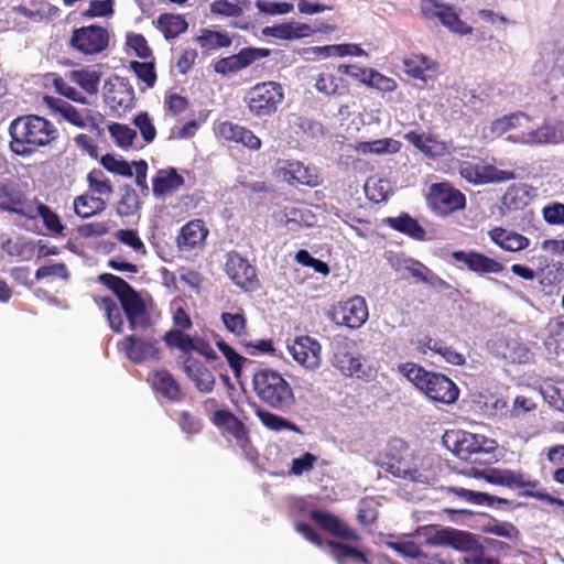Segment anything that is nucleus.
I'll return each instance as SVG.
<instances>
[{"label":"nucleus","mask_w":564,"mask_h":564,"mask_svg":"<svg viewBox=\"0 0 564 564\" xmlns=\"http://www.w3.org/2000/svg\"><path fill=\"white\" fill-rule=\"evenodd\" d=\"M10 150L22 158H30L39 148L50 145L58 138V130L47 119L29 115L14 119L9 127Z\"/></svg>","instance_id":"f257e3e1"},{"label":"nucleus","mask_w":564,"mask_h":564,"mask_svg":"<svg viewBox=\"0 0 564 564\" xmlns=\"http://www.w3.org/2000/svg\"><path fill=\"white\" fill-rule=\"evenodd\" d=\"M252 383L258 398L281 412H289L295 404V395L290 383L281 373L263 368L253 372Z\"/></svg>","instance_id":"f03ea898"},{"label":"nucleus","mask_w":564,"mask_h":564,"mask_svg":"<svg viewBox=\"0 0 564 564\" xmlns=\"http://www.w3.org/2000/svg\"><path fill=\"white\" fill-rule=\"evenodd\" d=\"M432 545L451 546L460 552H465L463 564H499V561L488 555L485 549L475 539L474 534L452 528L436 530L429 538Z\"/></svg>","instance_id":"7ed1b4c3"},{"label":"nucleus","mask_w":564,"mask_h":564,"mask_svg":"<svg viewBox=\"0 0 564 564\" xmlns=\"http://www.w3.org/2000/svg\"><path fill=\"white\" fill-rule=\"evenodd\" d=\"M409 366L406 378L429 399L444 404H452L458 399L459 389L448 377L416 365Z\"/></svg>","instance_id":"20e7f679"},{"label":"nucleus","mask_w":564,"mask_h":564,"mask_svg":"<svg viewBox=\"0 0 564 564\" xmlns=\"http://www.w3.org/2000/svg\"><path fill=\"white\" fill-rule=\"evenodd\" d=\"M283 99V87L276 82L259 83L251 87L245 97L249 111L257 118L275 113Z\"/></svg>","instance_id":"39448f33"},{"label":"nucleus","mask_w":564,"mask_h":564,"mask_svg":"<svg viewBox=\"0 0 564 564\" xmlns=\"http://www.w3.org/2000/svg\"><path fill=\"white\" fill-rule=\"evenodd\" d=\"M426 203L432 213L446 217L466 207L465 195L447 182L434 183L430 186Z\"/></svg>","instance_id":"423d86ee"},{"label":"nucleus","mask_w":564,"mask_h":564,"mask_svg":"<svg viewBox=\"0 0 564 564\" xmlns=\"http://www.w3.org/2000/svg\"><path fill=\"white\" fill-rule=\"evenodd\" d=\"M225 272L245 292H254L260 288L257 269L237 251L226 254Z\"/></svg>","instance_id":"0eeeda50"},{"label":"nucleus","mask_w":564,"mask_h":564,"mask_svg":"<svg viewBox=\"0 0 564 564\" xmlns=\"http://www.w3.org/2000/svg\"><path fill=\"white\" fill-rule=\"evenodd\" d=\"M421 12L426 19H437L449 31L468 35L473 28L460 20L454 8L438 0H422Z\"/></svg>","instance_id":"6e6552de"},{"label":"nucleus","mask_w":564,"mask_h":564,"mask_svg":"<svg viewBox=\"0 0 564 564\" xmlns=\"http://www.w3.org/2000/svg\"><path fill=\"white\" fill-rule=\"evenodd\" d=\"M70 46L86 55L102 52L109 44L106 29L98 25H88L73 31Z\"/></svg>","instance_id":"1a4fd4ad"},{"label":"nucleus","mask_w":564,"mask_h":564,"mask_svg":"<svg viewBox=\"0 0 564 564\" xmlns=\"http://www.w3.org/2000/svg\"><path fill=\"white\" fill-rule=\"evenodd\" d=\"M329 316L338 325L357 329L368 319V307L365 299L357 295L336 305Z\"/></svg>","instance_id":"9d476101"},{"label":"nucleus","mask_w":564,"mask_h":564,"mask_svg":"<svg viewBox=\"0 0 564 564\" xmlns=\"http://www.w3.org/2000/svg\"><path fill=\"white\" fill-rule=\"evenodd\" d=\"M466 475L482 478L489 484L506 486L508 488H535L539 482L536 480H525L522 474L499 468L479 469L471 467L465 471Z\"/></svg>","instance_id":"9b49d317"},{"label":"nucleus","mask_w":564,"mask_h":564,"mask_svg":"<svg viewBox=\"0 0 564 564\" xmlns=\"http://www.w3.org/2000/svg\"><path fill=\"white\" fill-rule=\"evenodd\" d=\"M0 210L30 219L35 218L32 205L28 202L20 185L13 181L0 183Z\"/></svg>","instance_id":"f8f14e48"},{"label":"nucleus","mask_w":564,"mask_h":564,"mask_svg":"<svg viewBox=\"0 0 564 564\" xmlns=\"http://www.w3.org/2000/svg\"><path fill=\"white\" fill-rule=\"evenodd\" d=\"M508 140L527 145L564 143V124L562 122L544 123L542 127L536 129H530L528 131H521L520 133L510 134Z\"/></svg>","instance_id":"ddd939ff"},{"label":"nucleus","mask_w":564,"mask_h":564,"mask_svg":"<svg viewBox=\"0 0 564 564\" xmlns=\"http://www.w3.org/2000/svg\"><path fill=\"white\" fill-rule=\"evenodd\" d=\"M354 341L346 337H337L332 343L333 349V366L339 369L345 376H357L358 378L365 375L364 366L359 357L351 354L350 349Z\"/></svg>","instance_id":"4468645a"},{"label":"nucleus","mask_w":564,"mask_h":564,"mask_svg":"<svg viewBox=\"0 0 564 564\" xmlns=\"http://www.w3.org/2000/svg\"><path fill=\"white\" fill-rule=\"evenodd\" d=\"M444 497L452 502H465L476 506H488L501 509L510 505V501L486 492L470 490L460 486H446L441 488Z\"/></svg>","instance_id":"2eb2a0df"},{"label":"nucleus","mask_w":564,"mask_h":564,"mask_svg":"<svg viewBox=\"0 0 564 564\" xmlns=\"http://www.w3.org/2000/svg\"><path fill=\"white\" fill-rule=\"evenodd\" d=\"M119 303L132 330L150 328L151 317L145 303L133 288L119 299Z\"/></svg>","instance_id":"dca6fc26"},{"label":"nucleus","mask_w":564,"mask_h":564,"mask_svg":"<svg viewBox=\"0 0 564 564\" xmlns=\"http://www.w3.org/2000/svg\"><path fill=\"white\" fill-rule=\"evenodd\" d=\"M444 446L458 458L467 460L479 453L478 435L462 430L446 431L442 437Z\"/></svg>","instance_id":"f3484780"},{"label":"nucleus","mask_w":564,"mask_h":564,"mask_svg":"<svg viewBox=\"0 0 564 564\" xmlns=\"http://www.w3.org/2000/svg\"><path fill=\"white\" fill-rule=\"evenodd\" d=\"M123 349L127 357L134 364H141L148 359H160L158 340L151 337L127 336Z\"/></svg>","instance_id":"a211bd4d"},{"label":"nucleus","mask_w":564,"mask_h":564,"mask_svg":"<svg viewBox=\"0 0 564 564\" xmlns=\"http://www.w3.org/2000/svg\"><path fill=\"white\" fill-rule=\"evenodd\" d=\"M289 351L301 366L314 370L321 365V345L317 340L302 336L294 340L289 347Z\"/></svg>","instance_id":"6ab92c4d"},{"label":"nucleus","mask_w":564,"mask_h":564,"mask_svg":"<svg viewBox=\"0 0 564 564\" xmlns=\"http://www.w3.org/2000/svg\"><path fill=\"white\" fill-rule=\"evenodd\" d=\"M212 422L225 434L231 435L236 440L237 445L247 451L249 445L248 430L229 410L215 411Z\"/></svg>","instance_id":"aec40b11"},{"label":"nucleus","mask_w":564,"mask_h":564,"mask_svg":"<svg viewBox=\"0 0 564 564\" xmlns=\"http://www.w3.org/2000/svg\"><path fill=\"white\" fill-rule=\"evenodd\" d=\"M453 258L478 274L500 273L503 270L502 263L479 252L455 251Z\"/></svg>","instance_id":"412c9836"},{"label":"nucleus","mask_w":564,"mask_h":564,"mask_svg":"<svg viewBox=\"0 0 564 564\" xmlns=\"http://www.w3.org/2000/svg\"><path fill=\"white\" fill-rule=\"evenodd\" d=\"M183 369L199 392L209 393L214 390L215 376L202 361L187 357Z\"/></svg>","instance_id":"4be33fe9"},{"label":"nucleus","mask_w":564,"mask_h":564,"mask_svg":"<svg viewBox=\"0 0 564 564\" xmlns=\"http://www.w3.org/2000/svg\"><path fill=\"white\" fill-rule=\"evenodd\" d=\"M45 101L51 108L57 110L72 124L79 128L96 127V122L90 116L89 110L84 109L79 111L74 106L59 98L45 97Z\"/></svg>","instance_id":"5701e85b"},{"label":"nucleus","mask_w":564,"mask_h":564,"mask_svg":"<svg viewBox=\"0 0 564 564\" xmlns=\"http://www.w3.org/2000/svg\"><path fill=\"white\" fill-rule=\"evenodd\" d=\"M312 519L324 530L328 531L329 533L336 535L339 539H343L345 541H358L359 536L358 534L351 530L347 523L341 521L339 518L323 512L319 510H314L311 513Z\"/></svg>","instance_id":"b1692460"},{"label":"nucleus","mask_w":564,"mask_h":564,"mask_svg":"<svg viewBox=\"0 0 564 564\" xmlns=\"http://www.w3.org/2000/svg\"><path fill=\"white\" fill-rule=\"evenodd\" d=\"M218 132L220 137L228 141L241 143L250 150H259L261 140L249 129L237 123L226 121L219 124Z\"/></svg>","instance_id":"393cba45"},{"label":"nucleus","mask_w":564,"mask_h":564,"mask_svg":"<svg viewBox=\"0 0 564 564\" xmlns=\"http://www.w3.org/2000/svg\"><path fill=\"white\" fill-rule=\"evenodd\" d=\"M184 185V177L174 167L160 170L152 180V192L155 197H163L178 191Z\"/></svg>","instance_id":"a878e982"},{"label":"nucleus","mask_w":564,"mask_h":564,"mask_svg":"<svg viewBox=\"0 0 564 564\" xmlns=\"http://www.w3.org/2000/svg\"><path fill=\"white\" fill-rule=\"evenodd\" d=\"M312 32V28L308 24L300 22H284L262 29V34L264 36H271L286 41L299 40L308 36Z\"/></svg>","instance_id":"bb28decb"},{"label":"nucleus","mask_w":564,"mask_h":564,"mask_svg":"<svg viewBox=\"0 0 564 564\" xmlns=\"http://www.w3.org/2000/svg\"><path fill=\"white\" fill-rule=\"evenodd\" d=\"M207 235L208 230L205 228L203 220H192L181 229L177 245L182 250H192L203 243Z\"/></svg>","instance_id":"cd10ccee"},{"label":"nucleus","mask_w":564,"mask_h":564,"mask_svg":"<svg viewBox=\"0 0 564 564\" xmlns=\"http://www.w3.org/2000/svg\"><path fill=\"white\" fill-rule=\"evenodd\" d=\"M490 239L506 251H520L525 249L530 240L514 231H508L503 228L496 227L489 231Z\"/></svg>","instance_id":"c85d7f7f"},{"label":"nucleus","mask_w":564,"mask_h":564,"mask_svg":"<svg viewBox=\"0 0 564 564\" xmlns=\"http://www.w3.org/2000/svg\"><path fill=\"white\" fill-rule=\"evenodd\" d=\"M153 389L172 402L182 399L180 384L167 370H159L154 372L152 378Z\"/></svg>","instance_id":"c756f323"},{"label":"nucleus","mask_w":564,"mask_h":564,"mask_svg":"<svg viewBox=\"0 0 564 564\" xmlns=\"http://www.w3.org/2000/svg\"><path fill=\"white\" fill-rule=\"evenodd\" d=\"M326 545L337 564H369L365 554L356 547L334 541H327Z\"/></svg>","instance_id":"7c9ffc66"},{"label":"nucleus","mask_w":564,"mask_h":564,"mask_svg":"<svg viewBox=\"0 0 564 564\" xmlns=\"http://www.w3.org/2000/svg\"><path fill=\"white\" fill-rule=\"evenodd\" d=\"M73 206L78 217L87 219L101 214L107 208V203L101 197L83 194L75 197Z\"/></svg>","instance_id":"2f4dec72"},{"label":"nucleus","mask_w":564,"mask_h":564,"mask_svg":"<svg viewBox=\"0 0 564 564\" xmlns=\"http://www.w3.org/2000/svg\"><path fill=\"white\" fill-rule=\"evenodd\" d=\"M383 223L390 228L416 240H423L425 237V230L423 227L409 214H401L398 217H388L383 219Z\"/></svg>","instance_id":"473e14b6"},{"label":"nucleus","mask_w":564,"mask_h":564,"mask_svg":"<svg viewBox=\"0 0 564 564\" xmlns=\"http://www.w3.org/2000/svg\"><path fill=\"white\" fill-rule=\"evenodd\" d=\"M284 178L289 183H297L310 187H315L319 184V177L315 169L305 166L301 162L291 163L284 172Z\"/></svg>","instance_id":"72a5a7b5"},{"label":"nucleus","mask_w":564,"mask_h":564,"mask_svg":"<svg viewBox=\"0 0 564 564\" xmlns=\"http://www.w3.org/2000/svg\"><path fill=\"white\" fill-rule=\"evenodd\" d=\"M360 154H393L400 151L401 142L392 138L358 142L355 147Z\"/></svg>","instance_id":"f704fd0d"},{"label":"nucleus","mask_w":564,"mask_h":564,"mask_svg":"<svg viewBox=\"0 0 564 564\" xmlns=\"http://www.w3.org/2000/svg\"><path fill=\"white\" fill-rule=\"evenodd\" d=\"M156 28L166 40H172L184 33L188 24L180 14L163 13L158 18Z\"/></svg>","instance_id":"c9c22d12"},{"label":"nucleus","mask_w":564,"mask_h":564,"mask_svg":"<svg viewBox=\"0 0 564 564\" xmlns=\"http://www.w3.org/2000/svg\"><path fill=\"white\" fill-rule=\"evenodd\" d=\"M404 139L427 156L434 158L443 151V147L432 135L410 131Z\"/></svg>","instance_id":"e433bc0d"},{"label":"nucleus","mask_w":564,"mask_h":564,"mask_svg":"<svg viewBox=\"0 0 564 564\" xmlns=\"http://www.w3.org/2000/svg\"><path fill=\"white\" fill-rule=\"evenodd\" d=\"M529 122L530 117L520 112L496 119L488 129L491 135H501L509 129L527 127Z\"/></svg>","instance_id":"4c0bfd02"},{"label":"nucleus","mask_w":564,"mask_h":564,"mask_svg":"<svg viewBox=\"0 0 564 564\" xmlns=\"http://www.w3.org/2000/svg\"><path fill=\"white\" fill-rule=\"evenodd\" d=\"M69 79L80 86L87 94L95 95L98 91L100 73L88 68L69 72Z\"/></svg>","instance_id":"58836bf2"},{"label":"nucleus","mask_w":564,"mask_h":564,"mask_svg":"<svg viewBox=\"0 0 564 564\" xmlns=\"http://www.w3.org/2000/svg\"><path fill=\"white\" fill-rule=\"evenodd\" d=\"M403 67L406 74L413 78L426 83L431 76L427 72L431 69V61L424 55H412L403 59Z\"/></svg>","instance_id":"ea45409f"},{"label":"nucleus","mask_w":564,"mask_h":564,"mask_svg":"<svg viewBox=\"0 0 564 564\" xmlns=\"http://www.w3.org/2000/svg\"><path fill=\"white\" fill-rule=\"evenodd\" d=\"M541 394L546 402L554 409L563 411L564 409V379L546 380L541 386Z\"/></svg>","instance_id":"a19ab883"},{"label":"nucleus","mask_w":564,"mask_h":564,"mask_svg":"<svg viewBox=\"0 0 564 564\" xmlns=\"http://www.w3.org/2000/svg\"><path fill=\"white\" fill-rule=\"evenodd\" d=\"M257 416L260 419L264 426L272 431L280 432L282 430H289L294 433L302 434L300 426L267 410H258Z\"/></svg>","instance_id":"79ce46f5"},{"label":"nucleus","mask_w":564,"mask_h":564,"mask_svg":"<svg viewBox=\"0 0 564 564\" xmlns=\"http://www.w3.org/2000/svg\"><path fill=\"white\" fill-rule=\"evenodd\" d=\"M109 102L119 108H130L134 100V90L129 82L124 78H118V84L112 95L107 97Z\"/></svg>","instance_id":"37998d69"},{"label":"nucleus","mask_w":564,"mask_h":564,"mask_svg":"<svg viewBox=\"0 0 564 564\" xmlns=\"http://www.w3.org/2000/svg\"><path fill=\"white\" fill-rule=\"evenodd\" d=\"M528 191L524 185L510 186L502 197V207L508 210H517L528 203Z\"/></svg>","instance_id":"c03bdc74"},{"label":"nucleus","mask_w":564,"mask_h":564,"mask_svg":"<svg viewBox=\"0 0 564 564\" xmlns=\"http://www.w3.org/2000/svg\"><path fill=\"white\" fill-rule=\"evenodd\" d=\"M100 307L107 315L110 328L116 333H121L123 327L121 305H118L113 299L107 296L100 300Z\"/></svg>","instance_id":"a18cd8bd"},{"label":"nucleus","mask_w":564,"mask_h":564,"mask_svg":"<svg viewBox=\"0 0 564 564\" xmlns=\"http://www.w3.org/2000/svg\"><path fill=\"white\" fill-rule=\"evenodd\" d=\"M36 215H39L44 226L47 230L51 231L53 235H62L64 230V226L61 223L59 216L54 213L48 206H46L43 203H37L36 207Z\"/></svg>","instance_id":"49530a36"},{"label":"nucleus","mask_w":564,"mask_h":564,"mask_svg":"<svg viewBox=\"0 0 564 564\" xmlns=\"http://www.w3.org/2000/svg\"><path fill=\"white\" fill-rule=\"evenodd\" d=\"M197 41L202 47L207 50L228 47L231 44V39L227 34L209 30H205L202 35L197 37Z\"/></svg>","instance_id":"de8ad7c7"},{"label":"nucleus","mask_w":564,"mask_h":564,"mask_svg":"<svg viewBox=\"0 0 564 564\" xmlns=\"http://www.w3.org/2000/svg\"><path fill=\"white\" fill-rule=\"evenodd\" d=\"M476 181L479 183H501L516 178L512 171L499 170L495 166H485L482 172L476 171Z\"/></svg>","instance_id":"09e8293b"},{"label":"nucleus","mask_w":564,"mask_h":564,"mask_svg":"<svg viewBox=\"0 0 564 564\" xmlns=\"http://www.w3.org/2000/svg\"><path fill=\"white\" fill-rule=\"evenodd\" d=\"M108 130L116 143L121 148L131 147L137 138V131L126 124L111 123Z\"/></svg>","instance_id":"8fccbe9b"},{"label":"nucleus","mask_w":564,"mask_h":564,"mask_svg":"<svg viewBox=\"0 0 564 564\" xmlns=\"http://www.w3.org/2000/svg\"><path fill=\"white\" fill-rule=\"evenodd\" d=\"M218 349L224 354L226 357L230 368L232 369L234 373L239 377L243 364L248 362L251 364V361L241 355H239L232 347H230L227 343L224 340H217L216 343Z\"/></svg>","instance_id":"3c124183"},{"label":"nucleus","mask_w":564,"mask_h":564,"mask_svg":"<svg viewBox=\"0 0 564 564\" xmlns=\"http://www.w3.org/2000/svg\"><path fill=\"white\" fill-rule=\"evenodd\" d=\"M87 182L90 191L98 195H110L113 192L111 183L105 177L101 170L94 169L89 172Z\"/></svg>","instance_id":"603ef678"},{"label":"nucleus","mask_w":564,"mask_h":564,"mask_svg":"<svg viewBox=\"0 0 564 564\" xmlns=\"http://www.w3.org/2000/svg\"><path fill=\"white\" fill-rule=\"evenodd\" d=\"M387 470L391 473L393 476L410 480H417L419 470L416 468H412L410 464L404 458H392L388 463Z\"/></svg>","instance_id":"864d4df0"},{"label":"nucleus","mask_w":564,"mask_h":564,"mask_svg":"<svg viewBox=\"0 0 564 564\" xmlns=\"http://www.w3.org/2000/svg\"><path fill=\"white\" fill-rule=\"evenodd\" d=\"M226 329L240 337L246 334L247 319L242 313L224 312L220 316Z\"/></svg>","instance_id":"5fc2aeb1"},{"label":"nucleus","mask_w":564,"mask_h":564,"mask_svg":"<svg viewBox=\"0 0 564 564\" xmlns=\"http://www.w3.org/2000/svg\"><path fill=\"white\" fill-rule=\"evenodd\" d=\"M344 80L337 78L332 74H322L318 76L315 83V88L327 96L341 95V87Z\"/></svg>","instance_id":"6e6d98bb"},{"label":"nucleus","mask_w":564,"mask_h":564,"mask_svg":"<svg viewBox=\"0 0 564 564\" xmlns=\"http://www.w3.org/2000/svg\"><path fill=\"white\" fill-rule=\"evenodd\" d=\"M139 208V197L130 186L122 188L121 199L118 205V214L121 216L132 215Z\"/></svg>","instance_id":"4d7b16f0"},{"label":"nucleus","mask_w":564,"mask_h":564,"mask_svg":"<svg viewBox=\"0 0 564 564\" xmlns=\"http://www.w3.org/2000/svg\"><path fill=\"white\" fill-rule=\"evenodd\" d=\"M101 165L109 172L131 177L133 175L131 165L124 160H118L111 154H106L100 159Z\"/></svg>","instance_id":"13d9d810"},{"label":"nucleus","mask_w":564,"mask_h":564,"mask_svg":"<svg viewBox=\"0 0 564 564\" xmlns=\"http://www.w3.org/2000/svg\"><path fill=\"white\" fill-rule=\"evenodd\" d=\"M130 68L139 79L147 84L148 87H153L155 85L156 74L153 63L132 61L130 62Z\"/></svg>","instance_id":"bf43d9fd"},{"label":"nucleus","mask_w":564,"mask_h":564,"mask_svg":"<svg viewBox=\"0 0 564 564\" xmlns=\"http://www.w3.org/2000/svg\"><path fill=\"white\" fill-rule=\"evenodd\" d=\"M98 280L100 283L111 290L118 300L132 288L122 278L111 273H102L99 275Z\"/></svg>","instance_id":"052dcab7"},{"label":"nucleus","mask_w":564,"mask_h":564,"mask_svg":"<svg viewBox=\"0 0 564 564\" xmlns=\"http://www.w3.org/2000/svg\"><path fill=\"white\" fill-rule=\"evenodd\" d=\"M270 54L271 51L269 48L245 47L236 55L238 57L241 69H243L256 61L268 57Z\"/></svg>","instance_id":"680f3d73"},{"label":"nucleus","mask_w":564,"mask_h":564,"mask_svg":"<svg viewBox=\"0 0 564 564\" xmlns=\"http://www.w3.org/2000/svg\"><path fill=\"white\" fill-rule=\"evenodd\" d=\"M134 126L140 130L143 140L151 143L156 135V130L148 112H140L133 119Z\"/></svg>","instance_id":"e2e57ef3"},{"label":"nucleus","mask_w":564,"mask_h":564,"mask_svg":"<svg viewBox=\"0 0 564 564\" xmlns=\"http://www.w3.org/2000/svg\"><path fill=\"white\" fill-rule=\"evenodd\" d=\"M256 8L260 13L268 15H282L293 11L294 6L289 2H269L258 0L256 2Z\"/></svg>","instance_id":"0e129e2a"},{"label":"nucleus","mask_w":564,"mask_h":564,"mask_svg":"<svg viewBox=\"0 0 564 564\" xmlns=\"http://www.w3.org/2000/svg\"><path fill=\"white\" fill-rule=\"evenodd\" d=\"M210 12L227 18L241 17V9L237 6L236 1L216 0L210 4Z\"/></svg>","instance_id":"69168bd1"},{"label":"nucleus","mask_w":564,"mask_h":564,"mask_svg":"<svg viewBox=\"0 0 564 564\" xmlns=\"http://www.w3.org/2000/svg\"><path fill=\"white\" fill-rule=\"evenodd\" d=\"M113 0H93L83 13L87 18L110 17L113 14Z\"/></svg>","instance_id":"338daca9"},{"label":"nucleus","mask_w":564,"mask_h":564,"mask_svg":"<svg viewBox=\"0 0 564 564\" xmlns=\"http://www.w3.org/2000/svg\"><path fill=\"white\" fill-rule=\"evenodd\" d=\"M543 218L550 225H564V204L552 203L543 208Z\"/></svg>","instance_id":"774afa93"}]
</instances>
